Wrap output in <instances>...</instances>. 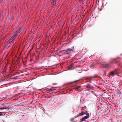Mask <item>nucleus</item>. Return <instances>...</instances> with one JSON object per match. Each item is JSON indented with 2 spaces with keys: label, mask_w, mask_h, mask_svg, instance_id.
Masks as SVG:
<instances>
[{
  "label": "nucleus",
  "mask_w": 122,
  "mask_h": 122,
  "mask_svg": "<svg viewBox=\"0 0 122 122\" xmlns=\"http://www.w3.org/2000/svg\"><path fill=\"white\" fill-rule=\"evenodd\" d=\"M2 13H1V12L0 11V17H1V15L2 14Z\"/></svg>",
  "instance_id": "obj_13"
},
{
  "label": "nucleus",
  "mask_w": 122,
  "mask_h": 122,
  "mask_svg": "<svg viewBox=\"0 0 122 122\" xmlns=\"http://www.w3.org/2000/svg\"><path fill=\"white\" fill-rule=\"evenodd\" d=\"M59 4H57V7H58L59 6Z\"/></svg>",
  "instance_id": "obj_12"
},
{
  "label": "nucleus",
  "mask_w": 122,
  "mask_h": 122,
  "mask_svg": "<svg viewBox=\"0 0 122 122\" xmlns=\"http://www.w3.org/2000/svg\"><path fill=\"white\" fill-rule=\"evenodd\" d=\"M22 29L21 28L20 29H18L15 31L14 33V36H12L11 38H10L9 41V42H12L15 39L16 37L20 34V33L22 31Z\"/></svg>",
  "instance_id": "obj_1"
},
{
  "label": "nucleus",
  "mask_w": 122,
  "mask_h": 122,
  "mask_svg": "<svg viewBox=\"0 0 122 122\" xmlns=\"http://www.w3.org/2000/svg\"><path fill=\"white\" fill-rule=\"evenodd\" d=\"M115 72L114 71H112L110 72L109 75H114Z\"/></svg>",
  "instance_id": "obj_6"
},
{
  "label": "nucleus",
  "mask_w": 122,
  "mask_h": 122,
  "mask_svg": "<svg viewBox=\"0 0 122 122\" xmlns=\"http://www.w3.org/2000/svg\"><path fill=\"white\" fill-rule=\"evenodd\" d=\"M56 0H52V8H54L56 4Z\"/></svg>",
  "instance_id": "obj_4"
},
{
  "label": "nucleus",
  "mask_w": 122,
  "mask_h": 122,
  "mask_svg": "<svg viewBox=\"0 0 122 122\" xmlns=\"http://www.w3.org/2000/svg\"><path fill=\"white\" fill-rule=\"evenodd\" d=\"M1 0V1H3V0Z\"/></svg>",
  "instance_id": "obj_16"
},
{
  "label": "nucleus",
  "mask_w": 122,
  "mask_h": 122,
  "mask_svg": "<svg viewBox=\"0 0 122 122\" xmlns=\"http://www.w3.org/2000/svg\"><path fill=\"white\" fill-rule=\"evenodd\" d=\"M14 20V18L12 16H11L10 17L9 16L7 17L6 20H5V22L7 23H10L11 22L13 21Z\"/></svg>",
  "instance_id": "obj_2"
},
{
  "label": "nucleus",
  "mask_w": 122,
  "mask_h": 122,
  "mask_svg": "<svg viewBox=\"0 0 122 122\" xmlns=\"http://www.w3.org/2000/svg\"><path fill=\"white\" fill-rule=\"evenodd\" d=\"M17 78H18V76H15V77L13 78V79H17Z\"/></svg>",
  "instance_id": "obj_8"
},
{
  "label": "nucleus",
  "mask_w": 122,
  "mask_h": 122,
  "mask_svg": "<svg viewBox=\"0 0 122 122\" xmlns=\"http://www.w3.org/2000/svg\"><path fill=\"white\" fill-rule=\"evenodd\" d=\"M85 114V113L84 112H81L80 113H79L78 116H82L83 115Z\"/></svg>",
  "instance_id": "obj_7"
},
{
  "label": "nucleus",
  "mask_w": 122,
  "mask_h": 122,
  "mask_svg": "<svg viewBox=\"0 0 122 122\" xmlns=\"http://www.w3.org/2000/svg\"><path fill=\"white\" fill-rule=\"evenodd\" d=\"M4 109V108H0V109Z\"/></svg>",
  "instance_id": "obj_15"
},
{
  "label": "nucleus",
  "mask_w": 122,
  "mask_h": 122,
  "mask_svg": "<svg viewBox=\"0 0 122 122\" xmlns=\"http://www.w3.org/2000/svg\"><path fill=\"white\" fill-rule=\"evenodd\" d=\"M0 113H0V116L1 115H2L3 114H2V113H3V112H0Z\"/></svg>",
  "instance_id": "obj_11"
},
{
  "label": "nucleus",
  "mask_w": 122,
  "mask_h": 122,
  "mask_svg": "<svg viewBox=\"0 0 122 122\" xmlns=\"http://www.w3.org/2000/svg\"><path fill=\"white\" fill-rule=\"evenodd\" d=\"M85 114L87 115L86 116H89V114L87 112H86V113H85Z\"/></svg>",
  "instance_id": "obj_9"
},
{
  "label": "nucleus",
  "mask_w": 122,
  "mask_h": 122,
  "mask_svg": "<svg viewBox=\"0 0 122 122\" xmlns=\"http://www.w3.org/2000/svg\"><path fill=\"white\" fill-rule=\"evenodd\" d=\"M104 66L106 68H108L110 67V65L109 64L106 63L104 65Z\"/></svg>",
  "instance_id": "obj_5"
},
{
  "label": "nucleus",
  "mask_w": 122,
  "mask_h": 122,
  "mask_svg": "<svg viewBox=\"0 0 122 122\" xmlns=\"http://www.w3.org/2000/svg\"><path fill=\"white\" fill-rule=\"evenodd\" d=\"M74 48V47H71V48L68 49L65 52H64V54H66L70 53L73 50Z\"/></svg>",
  "instance_id": "obj_3"
},
{
  "label": "nucleus",
  "mask_w": 122,
  "mask_h": 122,
  "mask_svg": "<svg viewBox=\"0 0 122 122\" xmlns=\"http://www.w3.org/2000/svg\"><path fill=\"white\" fill-rule=\"evenodd\" d=\"M78 116H78V115H77V116H75V118H77V117H78Z\"/></svg>",
  "instance_id": "obj_10"
},
{
  "label": "nucleus",
  "mask_w": 122,
  "mask_h": 122,
  "mask_svg": "<svg viewBox=\"0 0 122 122\" xmlns=\"http://www.w3.org/2000/svg\"><path fill=\"white\" fill-rule=\"evenodd\" d=\"M90 85H88V86L87 87H90Z\"/></svg>",
  "instance_id": "obj_14"
}]
</instances>
